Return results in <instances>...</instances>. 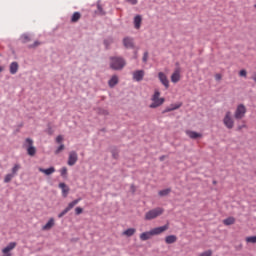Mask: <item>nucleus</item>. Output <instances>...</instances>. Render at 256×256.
<instances>
[{
	"instance_id": "1",
	"label": "nucleus",
	"mask_w": 256,
	"mask_h": 256,
	"mask_svg": "<svg viewBox=\"0 0 256 256\" xmlns=\"http://www.w3.org/2000/svg\"><path fill=\"white\" fill-rule=\"evenodd\" d=\"M167 229H169V225L166 224L164 226L156 227L150 231L143 232L140 234V241H149L151 237L161 235V233H165Z\"/></svg>"
},
{
	"instance_id": "2",
	"label": "nucleus",
	"mask_w": 256,
	"mask_h": 256,
	"mask_svg": "<svg viewBox=\"0 0 256 256\" xmlns=\"http://www.w3.org/2000/svg\"><path fill=\"white\" fill-rule=\"evenodd\" d=\"M152 103L150 104V109H157V107H161L163 103H165V98H161V92L159 89L154 90V94L151 97Z\"/></svg>"
},
{
	"instance_id": "3",
	"label": "nucleus",
	"mask_w": 256,
	"mask_h": 256,
	"mask_svg": "<svg viewBox=\"0 0 256 256\" xmlns=\"http://www.w3.org/2000/svg\"><path fill=\"white\" fill-rule=\"evenodd\" d=\"M125 65H126L125 59L121 57L110 58V67L111 69H114V71H121V69H123Z\"/></svg>"
},
{
	"instance_id": "4",
	"label": "nucleus",
	"mask_w": 256,
	"mask_h": 256,
	"mask_svg": "<svg viewBox=\"0 0 256 256\" xmlns=\"http://www.w3.org/2000/svg\"><path fill=\"white\" fill-rule=\"evenodd\" d=\"M162 213H165V209H163L162 207H157L152 210H149L145 214L144 218L146 221H152V219H157V217H161Z\"/></svg>"
},
{
	"instance_id": "5",
	"label": "nucleus",
	"mask_w": 256,
	"mask_h": 256,
	"mask_svg": "<svg viewBox=\"0 0 256 256\" xmlns=\"http://www.w3.org/2000/svg\"><path fill=\"white\" fill-rule=\"evenodd\" d=\"M223 125L226 129H233L235 127V119L233 118V114L231 111H227L223 118Z\"/></svg>"
},
{
	"instance_id": "6",
	"label": "nucleus",
	"mask_w": 256,
	"mask_h": 256,
	"mask_svg": "<svg viewBox=\"0 0 256 256\" xmlns=\"http://www.w3.org/2000/svg\"><path fill=\"white\" fill-rule=\"evenodd\" d=\"M246 114H247V108L245 107V105L240 104L237 106L234 112V119H236V121H241V119L245 118Z\"/></svg>"
},
{
	"instance_id": "7",
	"label": "nucleus",
	"mask_w": 256,
	"mask_h": 256,
	"mask_svg": "<svg viewBox=\"0 0 256 256\" xmlns=\"http://www.w3.org/2000/svg\"><path fill=\"white\" fill-rule=\"evenodd\" d=\"M24 147L27 148V153L30 155V157H34V155L37 153V148L33 146V139L31 138H26Z\"/></svg>"
},
{
	"instance_id": "8",
	"label": "nucleus",
	"mask_w": 256,
	"mask_h": 256,
	"mask_svg": "<svg viewBox=\"0 0 256 256\" xmlns=\"http://www.w3.org/2000/svg\"><path fill=\"white\" fill-rule=\"evenodd\" d=\"M181 81V68H175L174 72L171 75V82L172 83H179Z\"/></svg>"
},
{
	"instance_id": "9",
	"label": "nucleus",
	"mask_w": 256,
	"mask_h": 256,
	"mask_svg": "<svg viewBox=\"0 0 256 256\" xmlns=\"http://www.w3.org/2000/svg\"><path fill=\"white\" fill-rule=\"evenodd\" d=\"M78 159H79V157L77 156V152L71 151L68 156V165L70 167H73V165H75V163H77Z\"/></svg>"
},
{
	"instance_id": "10",
	"label": "nucleus",
	"mask_w": 256,
	"mask_h": 256,
	"mask_svg": "<svg viewBox=\"0 0 256 256\" xmlns=\"http://www.w3.org/2000/svg\"><path fill=\"white\" fill-rule=\"evenodd\" d=\"M159 81L164 85L166 89H169V79L167 78V75L163 72L158 73Z\"/></svg>"
},
{
	"instance_id": "11",
	"label": "nucleus",
	"mask_w": 256,
	"mask_h": 256,
	"mask_svg": "<svg viewBox=\"0 0 256 256\" xmlns=\"http://www.w3.org/2000/svg\"><path fill=\"white\" fill-rule=\"evenodd\" d=\"M143 77H145V71L144 70H136L133 72V79L134 81H143Z\"/></svg>"
},
{
	"instance_id": "12",
	"label": "nucleus",
	"mask_w": 256,
	"mask_h": 256,
	"mask_svg": "<svg viewBox=\"0 0 256 256\" xmlns=\"http://www.w3.org/2000/svg\"><path fill=\"white\" fill-rule=\"evenodd\" d=\"M79 201H81V198H78L70 202L68 206L62 211V214L67 215V213H69V211H71V209H73V207H75V205H77Z\"/></svg>"
},
{
	"instance_id": "13",
	"label": "nucleus",
	"mask_w": 256,
	"mask_h": 256,
	"mask_svg": "<svg viewBox=\"0 0 256 256\" xmlns=\"http://www.w3.org/2000/svg\"><path fill=\"white\" fill-rule=\"evenodd\" d=\"M55 227V219L50 218L49 221L42 227V231H49Z\"/></svg>"
},
{
	"instance_id": "14",
	"label": "nucleus",
	"mask_w": 256,
	"mask_h": 256,
	"mask_svg": "<svg viewBox=\"0 0 256 256\" xmlns=\"http://www.w3.org/2000/svg\"><path fill=\"white\" fill-rule=\"evenodd\" d=\"M186 135L188 137H190V139H199V138L203 137V135L201 133H197V132L191 131V130H186Z\"/></svg>"
},
{
	"instance_id": "15",
	"label": "nucleus",
	"mask_w": 256,
	"mask_h": 256,
	"mask_svg": "<svg viewBox=\"0 0 256 256\" xmlns=\"http://www.w3.org/2000/svg\"><path fill=\"white\" fill-rule=\"evenodd\" d=\"M123 45L126 49H133V38L126 37L123 39Z\"/></svg>"
},
{
	"instance_id": "16",
	"label": "nucleus",
	"mask_w": 256,
	"mask_h": 256,
	"mask_svg": "<svg viewBox=\"0 0 256 256\" xmlns=\"http://www.w3.org/2000/svg\"><path fill=\"white\" fill-rule=\"evenodd\" d=\"M143 21V18H141V15H137L134 17V27L135 29H141V23Z\"/></svg>"
},
{
	"instance_id": "17",
	"label": "nucleus",
	"mask_w": 256,
	"mask_h": 256,
	"mask_svg": "<svg viewBox=\"0 0 256 256\" xmlns=\"http://www.w3.org/2000/svg\"><path fill=\"white\" fill-rule=\"evenodd\" d=\"M40 173H44L45 175H53L55 173V167H50L48 169L38 168Z\"/></svg>"
},
{
	"instance_id": "18",
	"label": "nucleus",
	"mask_w": 256,
	"mask_h": 256,
	"mask_svg": "<svg viewBox=\"0 0 256 256\" xmlns=\"http://www.w3.org/2000/svg\"><path fill=\"white\" fill-rule=\"evenodd\" d=\"M136 232L137 230L135 228H128L122 233V235H124L125 237H133Z\"/></svg>"
},
{
	"instance_id": "19",
	"label": "nucleus",
	"mask_w": 256,
	"mask_h": 256,
	"mask_svg": "<svg viewBox=\"0 0 256 256\" xmlns=\"http://www.w3.org/2000/svg\"><path fill=\"white\" fill-rule=\"evenodd\" d=\"M19 71V64L17 62H12L10 64V73L11 75H15Z\"/></svg>"
},
{
	"instance_id": "20",
	"label": "nucleus",
	"mask_w": 256,
	"mask_h": 256,
	"mask_svg": "<svg viewBox=\"0 0 256 256\" xmlns=\"http://www.w3.org/2000/svg\"><path fill=\"white\" fill-rule=\"evenodd\" d=\"M117 83H119V77H117V75L112 76L111 79L108 81V85L111 88L115 87Z\"/></svg>"
},
{
	"instance_id": "21",
	"label": "nucleus",
	"mask_w": 256,
	"mask_h": 256,
	"mask_svg": "<svg viewBox=\"0 0 256 256\" xmlns=\"http://www.w3.org/2000/svg\"><path fill=\"white\" fill-rule=\"evenodd\" d=\"M165 242L167 243V245H171L173 243H177V236H175V235L166 236Z\"/></svg>"
},
{
	"instance_id": "22",
	"label": "nucleus",
	"mask_w": 256,
	"mask_h": 256,
	"mask_svg": "<svg viewBox=\"0 0 256 256\" xmlns=\"http://www.w3.org/2000/svg\"><path fill=\"white\" fill-rule=\"evenodd\" d=\"M59 188L62 189V195L63 197H67L69 194V187L65 183H60Z\"/></svg>"
},
{
	"instance_id": "23",
	"label": "nucleus",
	"mask_w": 256,
	"mask_h": 256,
	"mask_svg": "<svg viewBox=\"0 0 256 256\" xmlns=\"http://www.w3.org/2000/svg\"><path fill=\"white\" fill-rule=\"evenodd\" d=\"M81 19V13L80 12H74L71 17V23H77Z\"/></svg>"
},
{
	"instance_id": "24",
	"label": "nucleus",
	"mask_w": 256,
	"mask_h": 256,
	"mask_svg": "<svg viewBox=\"0 0 256 256\" xmlns=\"http://www.w3.org/2000/svg\"><path fill=\"white\" fill-rule=\"evenodd\" d=\"M169 193H171V188L160 190L158 192V195H160V197H167V195H169Z\"/></svg>"
},
{
	"instance_id": "25",
	"label": "nucleus",
	"mask_w": 256,
	"mask_h": 256,
	"mask_svg": "<svg viewBox=\"0 0 256 256\" xmlns=\"http://www.w3.org/2000/svg\"><path fill=\"white\" fill-rule=\"evenodd\" d=\"M223 223L225 225H234L235 223V218L234 217H228L226 219L223 220Z\"/></svg>"
},
{
	"instance_id": "26",
	"label": "nucleus",
	"mask_w": 256,
	"mask_h": 256,
	"mask_svg": "<svg viewBox=\"0 0 256 256\" xmlns=\"http://www.w3.org/2000/svg\"><path fill=\"white\" fill-rule=\"evenodd\" d=\"M21 41L22 43H29V41H31V37L27 34H24L21 36Z\"/></svg>"
},
{
	"instance_id": "27",
	"label": "nucleus",
	"mask_w": 256,
	"mask_h": 256,
	"mask_svg": "<svg viewBox=\"0 0 256 256\" xmlns=\"http://www.w3.org/2000/svg\"><path fill=\"white\" fill-rule=\"evenodd\" d=\"M61 151H65V144H60L59 147L55 150V155H59Z\"/></svg>"
},
{
	"instance_id": "28",
	"label": "nucleus",
	"mask_w": 256,
	"mask_h": 256,
	"mask_svg": "<svg viewBox=\"0 0 256 256\" xmlns=\"http://www.w3.org/2000/svg\"><path fill=\"white\" fill-rule=\"evenodd\" d=\"M21 169V165L15 164L14 167L12 168V175H17V171Z\"/></svg>"
},
{
	"instance_id": "29",
	"label": "nucleus",
	"mask_w": 256,
	"mask_h": 256,
	"mask_svg": "<svg viewBox=\"0 0 256 256\" xmlns=\"http://www.w3.org/2000/svg\"><path fill=\"white\" fill-rule=\"evenodd\" d=\"M15 176L13 174H7L4 178V183H10Z\"/></svg>"
},
{
	"instance_id": "30",
	"label": "nucleus",
	"mask_w": 256,
	"mask_h": 256,
	"mask_svg": "<svg viewBox=\"0 0 256 256\" xmlns=\"http://www.w3.org/2000/svg\"><path fill=\"white\" fill-rule=\"evenodd\" d=\"M246 243H256V236L246 237Z\"/></svg>"
},
{
	"instance_id": "31",
	"label": "nucleus",
	"mask_w": 256,
	"mask_h": 256,
	"mask_svg": "<svg viewBox=\"0 0 256 256\" xmlns=\"http://www.w3.org/2000/svg\"><path fill=\"white\" fill-rule=\"evenodd\" d=\"M183 105V103L178 104H171L170 107L172 108V111H175L177 109H180V107Z\"/></svg>"
},
{
	"instance_id": "32",
	"label": "nucleus",
	"mask_w": 256,
	"mask_h": 256,
	"mask_svg": "<svg viewBox=\"0 0 256 256\" xmlns=\"http://www.w3.org/2000/svg\"><path fill=\"white\" fill-rule=\"evenodd\" d=\"M97 9L100 15H105V11H103V7L101 6V4H97Z\"/></svg>"
},
{
	"instance_id": "33",
	"label": "nucleus",
	"mask_w": 256,
	"mask_h": 256,
	"mask_svg": "<svg viewBox=\"0 0 256 256\" xmlns=\"http://www.w3.org/2000/svg\"><path fill=\"white\" fill-rule=\"evenodd\" d=\"M56 143H58V145H61L63 143V135H58L56 137Z\"/></svg>"
},
{
	"instance_id": "34",
	"label": "nucleus",
	"mask_w": 256,
	"mask_h": 256,
	"mask_svg": "<svg viewBox=\"0 0 256 256\" xmlns=\"http://www.w3.org/2000/svg\"><path fill=\"white\" fill-rule=\"evenodd\" d=\"M149 59V53L148 52H145L144 55H143V58H142V61L144 63H147V60Z\"/></svg>"
},
{
	"instance_id": "35",
	"label": "nucleus",
	"mask_w": 256,
	"mask_h": 256,
	"mask_svg": "<svg viewBox=\"0 0 256 256\" xmlns=\"http://www.w3.org/2000/svg\"><path fill=\"white\" fill-rule=\"evenodd\" d=\"M81 213H83V208H81V207H76V208H75V214H76V215H81Z\"/></svg>"
},
{
	"instance_id": "36",
	"label": "nucleus",
	"mask_w": 256,
	"mask_h": 256,
	"mask_svg": "<svg viewBox=\"0 0 256 256\" xmlns=\"http://www.w3.org/2000/svg\"><path fill=\"white\" fill-rule=\"evenodd\" d=\"M60 173H61V176H62V177H65V175H67V167H63V168L60 170Z\"/></svg>"
},
{
	"instance_id": "37",
	"label": "nucleus",
	"mask_w": 256,
	"mask_h": 256,
	"mask_svg": "<svg viewBox=\"0 0 256 256\" xmlns=\"http://www.w3.org/2000/svg\"><path fill=\"white\" fill-rule=\"evenodd\" d=\"M239 76L240 77H247V70H240Z\"/></svg>"
},
{
	"instance_id": "38",
	"label": "nucleus",
	"mask_w": 256,
	"mask_h": 256,
	"mask_svg": "<svg viewBox=\"0 0 256 256\" xmlns=\"http://www.w3.org/2000/svg\"><path fill=\"white\" fill-rule=\"evenodd\" d=\"M246 128H247V124L238 125L237 131H241V130L246 129Z\"/></svg>"
},
{
	"instance_id": "39",
	"label": "nucleus",
	"mask_w": 256,
	"mask_h": 256,
	"mask_svg": "<svg viewBox=\"0 0 256 256\" xmlns=\"http://www.w3.org/2000/svg\"><path fill=\"white\" fill-rule=\"evenodd\" d=\"M214 77L217 81H221V79H223V76L221 74H215Z\"/></svg>"
},
{
	"instance_id": "40",
	"label": "nucleus",
	"mask_w": 256,
	"mask_h": 256,
	"mask_svg": "<svg viewBox=\"0 0 256 256\" xmlns=\"http://www.w3.org/2000/svg\"><path fill=\"white\" fill-rule=\"evenodd\" d=\"M130 5H137V0H126Z\"/></svg>"
},
{
	"instance_id": "41",
	"label": "nucleus",
	"mask_w": 256,
	"mask_h": 256,
	"mask_svg": "<svg viewBox=\"0 0 256 256\" xmlns=\"http://www.w3.org/2000/svg\"><path fill=\"white\" fill-rule=\"evenodd\" d=\"M171 111H173V108H171V106H169V107H167V108L163 111V113H169V112H171Z\"/></svg>"
},
{
	"instance_id": "42",
	"label": "nucleus",
	"mask_w": 256,
	"mask_h": 256,
	"mask_svg": "<svg viewBox=\"0 0 256 256\" xmlns=\"http://www.w3.org/2000/svg\"><path fill=\"white\" fill-rule=\"evenodd\" d=\"M130 189H131L132 193H135V191H136L135 185L132 184V185L130 186Z\"/></svg>"
},
{
	"instance_id": "43",
	"label": "nucleus",
	"mask_w": 256,
	"mask_h": 256,
	"mask_svg": "<svg viewBox=\"0 0 256 256\" xmlns=\"http://www.w3.org/2000/svg\"><path fill=\"white\" fill-rule=\"evenodd\" d=\"M59 219H61V217H65V214L63 212H61L60 214H58Z\"/></svg>"
},
{
	"instance_id": "44",
	"label": "nucleus",
	"mask_w": 256,
	"mask_h": 256,
	"mask_svg": "<svg viewBox=\"0 0 256 256\" xmlns=\"http://www.w3.org/2000/svg\"><path fill=\"white\" fill-rule=\"evenodd\" d=\"M5 71V68L3 66H0V73H3Z\"/></svg>"
},
{
	"instance_id": "45",
	"label": "nucleus",
	"mask_w": 256,
	"mask_h": 256,
	"mask_svg": "<svg viewBox=\"0 0 256 256\" xmlns=\"http://www.w3.org/2000/svg\"><path fill=\"white\" fill-rule=\"evenodd\" d=\"M38 45H39V42H35L33 47H38Z\"/></svg>"
},
{
	"instance_id": "46",
	"label": "nucleus",
	"mask_w": 256,
	"mask_h": 256,
	"mask_svg": "<svg viewBox=\"0 0 256 256\" xmlns=\"http://www.w3.org/2000/svg\"><path fill=\"white\" fill-rule=\"evenodd\" d=\"M164 160H165V156H161L160 161H164Z\"/></svg>"
},
{
	"instance_id": "47",
	"label": "nucleus",
	"mask_w": 256,
	"mask_h": 256,
	"mask_svg": "<svg viewBox=\"0 0 256 256\" xmlns=\"http://www.w3.org/2000/svg\"><path fill=\"white\" fill-rule=\"evenodd\" d=\"M255 9H256V4L254 5Z\"/></svg>"
}]
</instances>
